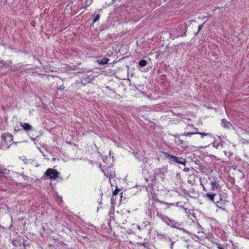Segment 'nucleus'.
I'll list each match as a JSON object with an SVG mask.
<instances>
[{
    "label": "nucleus",
    "instance_id": "f257e3e1",
    "mask_svg": "<svg viewBox=\"0 0 249 249\" xmlns=\"http://www.w3.org/2000/svg\"><path fill=\"white\" fill-rule=\"evenodd\" d=\"M164 156L166 158L170 160V163L171 164L177 163L184 166L186 165V160L181 157H178L168 153H165Z\"/></svg>",
    "mask_w": 249,
    "mask_h": 249
},
{
    "label": "nucleus",
    "instance_id": "f03ea898",
    "mask_svg": "<svg viewBox=\"0 0 249 249\" xmlns=\"http://www.w3.org/2000/svg\"><path fill=\"white\" fill-rule=\"evenodd\" d=\"M59 173L55 169L49 168L45 172L44 177H48L51 179H55L58 177Z\"/></svg>",
    "mask_w": 249,
    "mask_h": 249
},
{
    "label": "nucleus",
    "instance_id": "7ed1b4c3",
    "mask_svg": "<svg viewBox=\"0 0 249 249\" xmlns=\"http://www.w3.org/2000/svg\"><path fill=\"white\" fill-rule=\"evenodd\" d=\"M177 30L178 33L176 36L177 37L186 36V33L187 30V27L186 25L181 24L178 27Z\"/></svg>",
    "mask_w": 249,
    "mask_h": 249
},
{
    "label": "nucleus",
    "instance_id": "20e7f679",
    "mask_svg": "<svg viewBox=\"0 0 249 249\" xmlns=\"http://www.w3.org/2000/svg\"><path fill=\"white\" fill-rule=\"evenodd\" d=\"M167 172V168L163 167L160 168H157L154 170V175L156 177L157 176H165V173Z\"/></svg>",
    "mask_w": 249,
    "mask_h": 249
},
{
    "label": "nucleus",
    "instance_id": "39448f33",
    "mask_svg": "<svg viewBox=\"0 0 249 249\" xmlns=\"http://www.w3.org/2000/svg\"><path fill=\"white\" fill-rule=\"evenodd\" d=\"M20 125L27 132L33 130V127L29 123L20 122Z\"/></svg>",
    "mask_w": 249,
    "mask_h": 249
},
{
    "label": "nucleus",
    "instance_id": "423d86ee",
    "mask_svg": "<svg viewBox=\"0 0 249 249\" xmlns=\"http://www.w3.org/2000/svg\"><path fill=\"white\" fill-rule=\"evenodd\" d=\"M1 138L5 141L7 140L12 141L13 140V135L9 133L3 134L1 136Z\"/></svg>",
    "mask_w": 249,
    "mask_h": 249
},
{
    "label": "nucleus",
    "instance_id": "0eeeda50",
    "mask_svg": "<svg viewBox=\"0 0 249 249\" xmlns=\"http://www.w3.org/2000/svg\"><path fill=\"white\" fill-rule=\"evenodd\" d=\"M216 196V194L214 193L213 192L211 193H207L206 194V197L211 201L213 202L214 203H215L214 201V197Z\"/></svg>",
    "mask_w": 249,
    "mask_h": 249
},
{
    "label": "nucleus",
    "instance_id": "6e6552de",
    "mask_svg": "<svg viewBox=\"0 0 249 249\" xmlns=\"http://www.w3.org/2000/svg\"><path fill=\"white\" fill-rule=\"evenodd\" d=\"M8 170L3 167H2L0 165V177H5L6 175L8 174Z\"/></svg>",
    "mask_w": 249,
    "mask_h": 249
},
{
    "label": "nucleus",
    "instance_id": "1a4fd4ad",
    "mask_svg": "<svg viewBox=\"0 0 249 249\" xmlns=\"http://www.w3.org/2000/svg\"><path fill=\"white\" fill-rule=\"evenodd\" d=\"M110 59L107 58H103L102 59L97 60V62L99 64L101 65H104L105 64H107L109 62Z\"/></svg>",
    "mask_w": 249,
    "mask_h": 249
},
{
    "label": "nucleus",
    "instance_id": "9d476101",
    "mask_svg": "<svg viewBox=\"0 0 249 249\" xmlns=\"http://www.w3.org/2000/svg\"><path fill=\"white\" fill-rule=\"evenodd\" d=\"M221 125L224 128H229V126H231V124L226 119H223L221 121Z\"/></svg>",
    "mask_w": 249,
    "mask_h": 249
},
{
    "label": "nucleus",
    "instance_id": "9b49d317",
    "mask_svg": "<svg viewBox=\"0 0 249 249\" xmlns=\"http://www.w3.org/2000/svg\"><path fill=\"white\" fill-rule=\"evenodd\" d=\"M196 178V176L195 175H191L189 177V179L188 180V183L193 185L195 183Z\"/></svg>",
    "mask_w": 249,
    "mask_h": 249
},
{
    "label": "nucleus",
    "instance_id": "f8f14e48",
    "mask_svg": "<svg viewBox=\"0 0 249 249\" xmlns=\"http://www.w3.org/2000/svg\"><path fill=\"white\" fill-rule=\"evenodd\" d=\"M158 216H159V217L160 218H161L162 219V220L165 223L167 224L169 220V218H168L166 215H165L163 214H159V213H158Z\"/></svg>",
    "mask_w": 249,
    "mask_h": 249
},
{
    "label": "nucleus",
    "instance_id": "ddd939ff",
    "mask_svg": "<svg viewBox=\"0 0 249 249\" xmlns=\"http://www.w3.org/2000/svg\"><path fill=\"white\" fill-rule=\"evenodd\" d=\"M211 184L212 185V188L211 189V190L214 191L218 189L219 185L217 183H216L215 181H212Z\"/></svg>",
    "mask_w": 249,
    "mask_h": 249
},
{
    "label": "nucleus",
    "instance_id": "4468645a",
    "mask_svg": "<svg viewBox=\"0 0 249 249\" xmlns=\"http://www.w3.org/2000/svg\"><path fill=\"white\" fill-rule=\"evenodd\" d=\"M146 213L151 218H152L154 214V211L152 208H149L146 211Z\"/></svg>",
    "mask_w": 249,
    "mask_h": 249
},
{
    "label": "nucleus",
    "instance_id": "2eb2a0df",
    "mask_svg": "<svg viewBox=\"0 0 249 249\" xmlns=\"http://www.w3.org/2000/svg\"><path fill=\"white\" fill-rule=\"evenodd\" d=\"M176 222L173 220H172V219H169L168 223H167V225L171 226V227H174V228H178V227L176 226Z\"/></svg>",
    "mask_w": 249,
    "mask_h": 249
},
{
    "label": "nucleus",
    "instance_id": "dca6fc26",
    "mask_svg": "<svg viewBox=\"0 0 249 249\" xmlns=\"http://www.w3.org/2000/svg\"><path fill=\"white\" fill-rule=\"evenodd\" d=\"M13 245L15 247H20L21 246V242L19 240H14L12 241Z\"/></svg>",
    "mask_w": 249,
    "mask_h": 249
},
{
    "label": "nucleus",
    "instance_id": "f3484780",
    "mask_svg": "<svg viewBox=\"0 0 249 249\" xmlns=\"http://www.w3.org/2000/svg\"><path fill=\"white\" fill-rule=\"evenodd\" d=\"M147 64V62L146 60L144 59L141 60L139 62V66H141V67H143L145 66Z\"/></svg>",
    "mask_w": 249,
    "mask_h": 249
},
{
    "label": "nucleus",
    "instance_id": "a211bd4d",
    "mask_svg": "<svg viewBox=\"0 0 249 249\" xmlns=\"http://www.w3.org/2000/svg\"><path fill=\"white\" fill-rule=\"evenodd\" d=\"M196 134H199V135H200L201 136L202 138H203L204 136H210L211 137L212 136L211 134L207 133H205V132H196Z\"/></svg>",
    "mask_w": 249,
    "mask_h": 249
},
{
    "label": "nucleus",
    "instance_id": "6ab92c4d",
    "mask_svg": "<svg viewBox=\"0 0 249 249\" xmlns=\"http://www.w3.org/2000/svg\"><path fill=\"white\" fill-rule=\"evenodd\" d=\"M100 18V15L99 14H97L95 17L93 19V20H92V24H94V23H95L96 21H97L99 18Z\"/></svg>",
    "mask_w": 249,
    "mask_h": 249
},
{
    "label": "nucleus",
    "instance_id": "aec40b11",
    "mask_svg": "<svg viewBox=\"0 0 249 249\" xmlns=\"http://www.w3.org/2000/svg\"><path fill=\"white\" fill-rule=\"evenodd\" d=\"M205 23V22H204L202 24H200L198 26V31L197 32L195 33V35L196 36L198 33L200 31V30L202 29L203 27V25Z\"/></svg>",
    "mask_w": 249,
    "mask_h": 249
},
{
    "label": "nucleus",
    "instance_id": "412c9836",
    "mask_svg": "<svg viewBox=\"0 0 249 249\" xmlns=\"http://www.w3.org/2000/svg\"><path fill=\"white\" fill-rule=\"evenodd\" d=\"M166 234H162L161 233H159V232H158L157 233V236L158 237H160V239H162V238H164V239H166Z\"/></svg>",
    "mask_w": 249,
    "mask_h": 249
},
{
    "label": "nucleus",
    "instance_id": "4be33fe9",
    "mask_svg": "<svg viewBox=\"0 0 249 249\" xmlns=\"http://www.w3.org/2000/svg\"><path fill=\"white\" fill-rule=\"evenodd\" d=\"M120 191V189H118V188H116L112 193V197H113L114 196H116L119 193Z\"/></svg>",
    "mask_w": 249,
    "mask_h": 249
},
{
    "label": "nucleus",
    "instance_id": "5701e85b",
    "mask_svg": "<svg viewBox=\"0 0 249 249\" xmlns=\"http://www.w3.org/2000/svg\"><path fill=\"white\" fill-rule=\"evenodd\" d=\"M139 244L143 246L144 248L148 249V246L149 245V243H141Z\"/></svg>",
    "mask_w": 249,
    "mask_h": 249
},
{
    "label": "nucleus",
    "instance_id": "b1692460",
    "mask_svg": "<svg viewBox=\"0 0 249 249\" xmlns=\"http://www.w3.org/2000/svg\"><path fill=\"white\" fill-rule=\"evenodd\" d=\"M194 134H196V132H188V133H184L183 135L186 136H190L191 135H193Z\"/></svg>",
    "mask_w": 249,
    "mask_h": 249
},
{
    "label": "nucleus",
    "instance_id": "393cba45",
    "mask_svg": "<svg viewBox=\"0 0 249 249\" xmlns=\"http://www.w3.org/2000/svg\"><path fill=\"white\" fill-rule=\"evenodd\" d=\"M219 145V143L216 144L215 142H213V145L215 147L218 148Z\"/></svg>",
    "mask_w": 249,
    "mask_h": 249
},
{
    "label": "nucleus",
    "instance_id": "a878e982",
    "mask_svg": "<svg viewBox=\"0 0 249 249\" xmlns=\"http://www.w3.org/2000/svg\"><path fill=\"white\" fill-rule=\"evenodd\" d=\"M164 203L167 206L168 208L170 206L174 205L173 203Z\"/></svg>",
    "mask_w": 249,
    "mask_h": 249
},
{
    "label": "nucleus",
    "instance_id": "bb28decb",
    "mask_svg": "<svg viewBox=\"0 0 249 249\" xmlns=\"http://www.w3.org/2000/svg\"><path fill=\"white\" fill-rule=\"evenodd\" d=\"M217 248L218 249H224V248L220 245L217 244Z\"/></svg>",
    "mask_w": 249,
    "mask_h": 249
},
{
    "label": "nucleus",
    "instance_id": "cd10ccee",
    "mask_svg": "<svg viewBox=\"0 0 249 249\" xmlns=\"http://www.w3.org/2000/svg\"><path fill=\"white\" fill-rule=\"evenodd\" d=\"M64 89V87H63V86H61L59 88V89L61 90V91H62Z\"/></svg>",
    "mask_w": 249,
    "mask_h": 249
},
{
    "label": "nucleus",
    "instance_id": "c85d7f7f",
    "mask_svg": "<svg viewBox=\"0 0 249 249\" xmlns=\"http://www.w3.org/2000/svg\"><path fill=\"white\" fill-rule=\"evenodd\" d=\"M175 243V242H172L171 243V249H173V244Z\"/></svg>",
    "mask_w": 249,
    "mask_h": 249
},
{
    "label": "nucleus",
    "instance_id": "c756f323",
    "mask_svg": "<svg viewBox=\"0 0 249 249\" xmlns=\"http://www.w3.org/2000/svg\"><path fill=\"white\" fill-rule=\"evenodd\" d=\"M21 245L23 246L24 248H25V247L27 246L25 243L21 244Z\"/></svg>",
    "mask_w": 249,
    "mask_h": 249
},
{
    "label": "nucleus",
    "instance_id": "7c9ffc66",
    "mask_svg": "<svg viewBox=\"0 0 249 249\" xmlns=\"http://www.w3.org/2000/svg\"><path fill=\"white\" fill-rule=\"evenodd\" d=\"M189 169L188 168H185L184 170L185 171L188 172V171H189Z\"/></svg>",
    "mask_w": 249,
    "mask_h": 249
},
{
    "label": "nucleus",
    "instance_id": "2f4dec72",
    "mask_svg": "<svg viewBox=\"0 0 249 249\" xmlns=\"http://www.w3.org/2000/svg\"><path fill=\"white\" fill-rule=\"evenodd\" d=\"M137 228L139 230H141L142 229L140 226H138Z\"/></svg>",
    "mask_w": 249,
    "mask_h": 249
},
{
    "label": "nucleus",
    "instance_id": "473e14b6",
    "mask_svg": "<svg viewBox=\"0 0 249 249\" xmlns=\"http://www.w3.org/2000/svg\"><path fill=\"white\" fill-rule=\"evenodd\" d=\"M106 89H110V88L108 86L106 87Z\"/></svg>",
    "mask_w": 249,
    "mask_h": 249
},
{
    "label": "nucleus",
    "instance_id": "72a5a7b5",
    "mask_svg": "<svg viewBox=\"0 0 249 249\" xmlns=\"http://www.w3.org/2000/svg\"><path fill=\"white\" fill-rule=\"evenodd\" d=\"M179 203V202H178V203L176 204L177 206H179V204H178Z\"/></svg>",
    "mask_w": 249,
    "mask_h": 249
}]
</instances>
